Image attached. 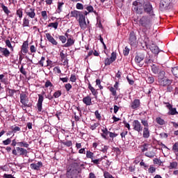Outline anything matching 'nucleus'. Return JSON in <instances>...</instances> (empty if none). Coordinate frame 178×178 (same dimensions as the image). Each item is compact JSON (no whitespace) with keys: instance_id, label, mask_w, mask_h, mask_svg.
Instances as JSON below:
<instances>
[{"instance_id":"nucleus-1","label":"nucleus","mask_w":178,"mask_h":178,"mask_svg":"<svg viewBox=\"0 0 178 178\" xmlns=\"http://www.w3.org/2000/svg\"><path fill=\"white\" fill-rule=\"evenodd\" d=\"M134 12H136L138 15H143V13H147L148 16L152 17L155 16V13L154 12V8L152 4L149 1L145 2V0H136L133 2Z\"/></svg>"},{"instance_id":"nucleus-2","label":"nucleus","mask_w":178,"mask_h":178,"mask_svg":"<svg viewBox=\"0 0 178 178\" xmlns=\"http://www.w3.org/2000/svg\"><path fill=\"white\" fill-rule=\"evenodd\" d=\"M81 170L79 163L73 162L67 168L66 177L67 178H77Z\"/></svg>"},{"instance_id":"nucleus-3","label":"nucleus","mask_w":178,"mask_h":178,"mask_svg":"<svg viewBox=\"0 0 178 178\" xmlns=\"http://www.w3.org/2000/svg\"><path fill=\"white\" fill-rule=\"evenodd\" d=\"M138 24L140 27L149 30L152 27V19L148 15H143L138 19Z\"/></svg>"},{"instance_id":"nucleus-4","label":"nucleus","mask_w":178,"mask_h":178,"mask_svg":"<svg viewBox=\"0 0 178 178\" xmlns=\"http://www.w3.org/2000/svg\"><path fill=\"white\" fill-rule=\"evenodd\" d=\"M29 150H30V148L24 149V147L18 146L13 150L12 154L15 155V156H27L29 155Z\"/></svg>"},{"instance_id":"nucleus-5","label":"nucleus","mask_w":178,"mask_h":178,"mask_svg":"<svg viewBox=\"0 0 178 178\" xmlns=\"http://www.w3.org/2000/svg\"><path fill=\"white\" fill-rule=\"evenodd\" d=\"M102 133L101 134V136L102 138H104V140H108L109 137L111 138H115V137H118V134L108 131V128L106 127H103V129H102ZM108 136H109V137H108Z\"/></svg>"},{"instance_id":"nucleus-6","label":"nucleus","mask_w":178,"mask_h":178,"mask_svg":"<svg viewBox=\"0 0 178 178\" xmlns=\"http://www.w3.org/2000/svg\"><path fill=\"white\" fill-rule=\"evenodd\" d=\"M44 95H45V92L42 91V95L39 94L38 103L36 104V106L38 108V112H42V102H44Z\"/></svg>"},{"instance_id":"nucleus-7","label":"nucleus","mask_w":178,"mask_h":178,"mask_svg":"<svg viewBox=\"0 0 178 178\" xmlns=\"http://www.w3.org/2000/svg\"><path fill=\"white\" fill-rule=\"evenodd\" d=\"M25 13L28 17H30L31 19H34L35 17V8L28 6L25 8Z\"/></svg>"},{"instance_id":"nucleus-8","label":"nucleus","mask_w":178,"mask_h":178,"mask_svg":"<svg viewBox=\"0 0 178 178\" xmlns=\"http://www.w3.org/2000/svg\"><path fill=\"white\" fill-rule=\"evenodd\" d=\"M19 98L20 102L24 105V106H26L27 108H31V106H33V104H27V102H29V97H27V95L25 93H21Z\"/></svg>"},{"instance_id":"nucleus-9","label":"nucleus","mask_w":178,"mask_h":178,"mask_svg":"<svg viewBox=\"0 0 178 178\" xmlns=\"http://www.w3.org/2000/svg\"><path fill=\"white\" fill-rule=\"evenodd\" d=\"M83 15L87 16V15H88V12H87V10L82 12L78 10H73L70 12V16L71 17H75V19H79Z\"/></svg>"},{"instance_id":"nucleus-10","label":"nucleus","mask_w":178,"mask_h":178,"mask_svg":"<svg viewBox=\"0 0 178 178\" xmlns=\"http://www.w3.org/2000/svg\"><path fill=\"white\" fill-rule=\"evenodd\" d=\"M132 127L134 131H137L138 133L143 131V125H141V122L138 120H135L132 122Z\"/></svg>"},{"instance_id":"nucleus-11","label":"nucleus","mask_w":178,"mask_h":178,"mask_svg":"<svg viewBox=\"0 0 178 178\" xmlns=\"http://www.w3.org/2000/svg\"><path fill=\"white\" fill-rule=\"evenodd\" d=\"M158 83H159V86H161V87H166L168 86H170V84H172V79H168V77L159 78Z\"/></svg>"},{"instance_id":"nucleus-12","label":"nucleus","mask_w":178,"mask_h":178,"mask_svg":"<svg viewBox=\"0 0 178 178\" xmlns=\"http://www.w3.org/2000/svg\"><path fill=\"white\" fill-rule=\"evenodd\" d=\"M117 56H116V52L113 51L111 53V56L110 58H106L104 60V65L105 66H111V63H113L115 60H116Z\"/></svg>"},{"instance_id":"nucleus-13","label":"nucleus","mask_w":178,"mask_h":178,"mask_svg":"<svg viewBox=\"0 0 178 178\" xmlns=\"http://www.w3.org/2000/svg\"><path fill=\"white\" fill-rule=\"evenodd\" d=\"M86 158H88V159H91V162L94 165H99L100 160H97V159H95L94 157V152H92L90 150H87L86 151Z\"/></svg>"},{"instance_id":"nucleus-14","label":"nucleus","mask_w":178,"mask_h":178,"mask_svg":"<svg viewBox=\"0 0 178 178\" xmlns=\"http://www.w3.org/2000/svg\"><path fill=\"white\" fill-rule=\"evenodd\" d=\"M11 145L12 147H16L17 145V147H24V148H29L30 147V145L27 142H17L16 139L12 140Z\"/></svg>"},{"instance_id":"nucleus-15","label":"nucleus","mask_w":178,"mask_h":178,"mask_svg":"<svg viewBox=\"0 0 178 178\" xmlns=\"http://www.w3.org/2000/svg\"><path fill=\"white\" fill-rule=\"evenodd\" d=\"M78 22L79 23V27L82 30H86L87 29V22H86V15H82L78 19Z\"/></svg>"},{"instance_id":"nucleus-16","label":"nucleus","mask_w":178,"mask_h":178,"mask_svg":"<svg viewBox=\"0 0 178 178\" xmlns=\"http://www.w3.org/2000/svg\"><path fill=\"white\" fill-rule=\"evenodd\" d=\"M129 41L131 47H133V45H136L137 43V36H136V33H134V31L130 32Z\"/></svg>"},{"instance_id":"nucleus-17","label":"nucleus","mask_w":178,"mask_h":178,"mask_svg":"<svg viewBox=\"0 0 178 178\" xmlns=\"http://www.w3.org/2000/svg\"><path fill=\"white\" fill-rule=\"evenodd\" d=\"M141 105V102H140V99H135L130 104V108L131 109H138Z\"/></svg>"},{"instance_id":"nucleus-18","label":"nucleus","mask_w":178,"mask_h":178,"mask_svg":"<svg viewBox=\"0 0 178 178\" xmlns=\"http://www.w3.org/2000/svg\"><path fill=\"white\" fill-rule=\"evenodd\" d=\"M0 54L5 58H9L10 56V51L8 48L0 47Z\"/></svg>"},{"instance_id":"nucleus-19","label":"nucleus","mask_w":178,"mask_h":178,"mask_svg":"<svg viewBox=\"0 0 178 178\" xmlns=\"http://www.w3.org/2000/svg\"><path fill=\"white\" fill-rule=\"evenodd\" d=\"M46 38L49 42L52 44V45H58V42H56V40L54 38V37L51 35V33H46Z\"/></svg>"},{"instance_id":"nucleus-20","label":"nucleus","mask_w":178,"mask_h":178,"mask_svg":"<svg viewBox=\"0 0 178 178\" xmlns=\"http://www.w3.org/2000/svg\"><path fill=\"white\" fill-rule=\"evenodd\" d=\"M21 52L22 54H28L29 53V41H24L21 47Z\"/></svg>"},{"instance_id":"nucleus-21","label":"nucleus","mask_w":178,"mask_h":178,"mask_svg":"<svg viewBox=\"0 0 178 178\" xmlns=\"http://www.w3.org/2000/svg\"><path fill=\"white\" fill-rule=\"evenodd\" d=\"M145 58V53H139L135 58V62L136 63H141Z\"/></svg>"},{"instance_id":"nucleus-22","label":"nucleus","mask_w":178,"mask_h":178,"mask_svg":"<svg viewBox=\"0 0 178 178\" xmlns=\"http://www.w3.org/2000/svg\"><path fill=\"white\" fill-rule=\"evenodd\" d=\"M82 101L86 106H90V105H92L91 97H90L89 95H87L86 97H83Z\"/></svg>"},{"instance_id":"nucleus-23","label":"nucleus","mask_w":178,"mask_h":178,"mask_svg":"<svg viewBox=\"0 0 178 178\" xmlns=\"http://www.w3.org/2000/svg\"><path fill=\"white\" fill-rule=\"evenodd\" d=\"M76 40L73 38H68L67 39V42L63 45L65 48H69L72 47V45H74V42Z\"/></svg>"},{"instance_id":"nucleus-24","label":"nucleus","mask_w":178,"mask_h":178,"mask_svg":"<svg viewBox=\"0 0 178 178\" xmlns=\"http://www.w3.org/2000/svg\"><path fill=\"white\" fill-rule=\"evenodd\" d=\"M31 169L33 170H40V168L42 167V162L38 161L37 163H31Z\"/></svg>"},{"instance_id":"nucleus-25","label":"nucleus","mask_w":178,"mask_h":178,"mask_svg":"<svg viewBox=\"0 0 178 178\" xmlns=\"http://www.w3.org/2000/svg\"><path fill=\"white\" fill-rule=\"evenodd\" d=\"M142 131H143V138H149V136H151V132L149 131V129L147 127H144Z\"/></svg>"},{"instance_id":"nucleus-26","label":"nucleus","mask_w":178,"mask_h":178,"mask_svg":"<svg viewBox=\"0 0 178 178\" xmlns=\"http://www.w3.org/2000/svg\"><path fill=\"white\" fill-rule=\"evenodd\" d=\"M88 89L92 92V95H94V97H97V95H98V92L97 90H95V88H94V87H92L90 83H88Z\"/></svg>"},{"instance_id":"nucleus-27","label":"nucleus","mask_w":178,"mask_h":178,"mask_svg":"<svg viewBox=\"0 0 178 178\" xmlns=\"http://www.w3.org/2000/svg\"><path fill=\"white\" fill-rule=\"evenodd\" d=\"M60 56L61 60H62V62H63L64 65H66L68 63L67 58H66V54H65L63 51H61L60 53Z\"/></svg>"},{"instance_id":"nucleus-28","label":"nucleus","mask_w":178,"mask_h":178,"mask_svg":"<svg viewBox=\"0 0 178 178\" xmlns=\"http://www.w3.org/2000/svg\"><path fill=\"white\" fill-rule=\"evenodd\" d=\"M108 90H109L110 92H111L113 97H116L118 95L117 89L113 86H108Z\"/></svg>"},{"instance_id":"nucleus-29","label":"nucleus","mask_w":178,"mask_h":178,"mask_svg":"<svg viewBox=\"0 0 178 178\" xmlns=\"http://www.w3.org/2000/svg\"><path fill=\"white\" fill-rule=\"evenodd\" d=\"M145 156L147 158H154L155 156V152L154 150L147 152L145 153Z\"/></svg>"},{"instance_id":"nucleus-30","label":"nucleus","mask_w":178,"mask_h":178,"mask_svg":"<svg viewBox=\"0 0 178 178\" xmlns=\"http://www.w3.org/2000/svg\"><path fill=\"white\" fill-rule=\"evenodd\" d=\"M156 122L157 124H160V126H163V124H165V120L162 119L161 117H157L156 118Z\"/></svg>"},{"instance_id":"nucleus-31","label":"nucleus","mask_w":178,"mask_h":178,"mask_svg":"<svg viewBox=\"0 0 178 178\" xmlns=\"http://www.w3.org/2000/svg\"><path fill=\"white\" fill-rule=\"evenodd\" d=\"M5 43H6V46H7L8 48H9L10 51L13 52L14 49H13V46H12V43H10V40L9 39H7L5 40Z\"/></svg>"},{"instance_id":"nucleus-32","label":"nucleus","mask_w":178,"mask_h":178,"mask_svg":"<svg viewBox=\"0 0 178 178\" xmlns=\"http://www.w3.org/2000/svg\"><path fill=\"white\" fill-rule=\"evenodd\" d=\"M30 26V20L27 19V17H24L23 19L22 27H29Z\"/></svg>"},{"instance_id":"nucleus-33","label":"nucleus","mask_w":178,"mask_h":178,"mask_svg":"<svg viewBox=\"0 0 178 178\" xmlns=\"http://www.w3.org/2000/svg\"><path fill=\"white\" fill-rule=\"evenodd\" d=\"M150 49L155 55H158V54H159V47H158V46H153Z\"/></svg>"},{"instance_id":"nucleus-34","label":"nucleus","mask_w":178,"mask_h":178,"mask_svg":"<svg viewBox=\"0 0 178 178\" xmlns=\"http://www.w3.org/2000/svg\"><path fill=\"white\" fill-rule=\"evenodd\" d=\"M152 72L154 73V74H158L159 73V67L155 65H153L152 66Z\"/></svg>"},{"instance_id":"nucleus-35","label":"nucleus","mask_w":178,"mask_h":178,"mask_svg":"<svg viewBox=\"0 0 178 178\" xmlns=\"http://www.w3.org/2000/svg\"><path fill=\"white\" fill-rule=\"evenodd\" d=\"M1 8L3 10L4 13H6V15H9V13H10V10H9L8 7H6V6H5V4L2 3L1 6Z\"/></svg>"},{"instance_id":"nucleus-36","label":"nucleus","mask_w":178,"mask_h":178,"mask_svg":"<svg viewBox=\"0 0 178 178\" xmlns=\"http://www.w3.org/2000/svg\"><path fill=\"white\" fill-rule=\"evenodd\" d=\"M11 130H12L13 133H17V131H22V129H20V127H19L16 125L12 126Z\"/></svg>"},{"instance_id":"nucleus-37","label":"nucleus","mask_w":178,"mask_h":178,"mask_svg":"<svg viewBox=\"0 0 178 178\" xmlns=\"http://www.w3.org/2000/svg\"><path fill=\"white\" fill-rule=\"evenodd\" d=\"M58 26H59V23L58 22H51L49 24L48 27H53V29H58Z\"/></svg>"},{"instance_id":"nucleus-38","label":"nucleus","mask_w":178,"mask_h":178,"mask_svg":"<svg viewBox=\"0 0 178 178\" xmlns=\"http://www.w3.org/2000/svg\"><path fill=\"white\" fill-rule=\"evenodd\" d=\"M146 81L148 83V84H152V83L155 81V78H154L152 76H148Z\"/></svg>"},{"instance_id":"nucleus-39","label":"nucleus","mask_w":178,"mask_h":178,"mask_svg":"<svg viewBox=\"0 0 178 178\" xmlns=\"http://www.w3.org/2000/svg\"><path fill=\"white\" fill-rule=\"evenodd\" d=\"M8 96L9 97H13V95H15V92H17L19 90H16L15 89L8 88Z\"/></svg>"},{"instance_id":"nucleus-40","label":"nucleus","mask_w":178,"mask_h":178,"mask_svg":"<svg viewBox=\"0 0 178 178\" xmlns=\"http://www.w3.org/2000/svg\"><path fill=\"white\" fill-rule=\"evenodd\" d=\"M172 73L173 76H175V77H177V79H178V67L172 68Z\"/></svg>"},{"instance_id":"nucleus-41","label":"nucleus","mask_w":178,"mask_h":178,"mask_svg":"<svg viewBox=\"0 0 178 178\" xmlns=\"http://www.w3.org/2000/svg\"><path fill=\"white\" fill-rule=\"evenodd\" d=\"M148 147H149V145L148 143H144L141 146L142 152H145V151H148Z\"/></svg>"},{"instance_id":"nucleus-42","label":"nucleus","mask_w":178,"mask_h":178,"mask_svg":"<svg viewBox=\"0 0 178 178\" xmlns=\"http://www.w3.org/2000/svg\"><path fill=\"white\" fill-rule=\"evenodd\" d=\"M169 169H176L177 168V162L173 161L170 163Z\"/></svg>"},{"instance_id":"nucleus-43","label":"nucleus","mask_w":178,"mask_h":178,"mask_svg":"<svg viewBox=\"0 0 178 178\" xmlns=\"http://www.w3.org/2000/svg\"><path fill=\"white\" fill-rule=\"evenodd\" d=\"M60 95H62V90H57L54 93L53 97L54 98H59Z\"/></svg>"},{"instance_id":"nucleus-44","label":"nucleus","mask_w":178,"mask_h":178,"mask_svg":"<svg viewBox=\"0 0 178 178\" xmlns=\"http://www.w3.org/2000/svg\"><path fill=\"white\" fill-rule=\"evenodd\" d=\"M129 53H130V49H129V47H125L124 49H123L124 56H127Z\"/></svg>"},{"instance_id":"nucleus-45","label":"nucleus","mask_w":178,"mask_h":178,"mask_svg":"<svg viewBox=\"0 0 178 178\" xmlns=\"http://www.w3.org/2000/svg\"><path fill=\"white\" fill-rule=\"evenodd\" d=\"M17 15L18 16V17L21 19L22 17H23V10L22 9H18L17 10Z\"/></svg>"},{"instance_id":"nucleus-46","label":"nucleus","mask_w":178,"mask_h":178,"mask_svg":"<svg viewBox=\"0 0 178 178\" xmlns=\"http://www.w3.org/2000/svg\"><path fill=\"white\" fill-rule=\"evenodd\" d=\"M41 16L44 20H47L48 15L47 14V11L44 10L41 12Z\"/></svg>"},{"instance_id":"nucleus-47","label":"nucleus","mask_w":178,"mask_h":178,"mask_svg":"<svg viewBox=\"0 0 178 178\" xmlns=\"http://www.w3.org/2000/svg\"><path fill=\"white\" fill-rule=\"evenodd\" d=\"M63 5H65V3H63V2L58 3V13H60V12H62V6H63Z\"/></svg>"},{"instance_id":"nucleus-48","label":"nucleus","mask_w":178,"mask_h":178,"mask_svg":"<svg viewBox=\"0 0 178 178\" xmlns=\"http://www.w3.org/2000/svg\"><path fill=\"white\" fill-rule=\"evenodd\" d=\"M49 87H54V84L51 83V81L47 80L45 82L44 88H48Z\"/></svg>"},{"instance_id":"nucleus-49","label":"nucleus","mask_w":178,"mask_h":178,"mask_svg":"<svg viewBox=\"0 0 178 178\" xmlns=\"http://www.w3.org/2000/svg\"><path fill=\"white\" fill-rule=\"evenodd\" d=\"M62 143L66 147H72L73 145V143L72 142V140H67L65 142H63Z\"/></svg>"},{"instance_id":"nucleus-50","label":"nucleus","mask_w":178,"mask_h":178,"mask_svg":"<svg viewBox=\"0 0 178 178\" xmlns=\"http://www.w3.org/2000/svg\"><path fill=\"white\" fill-rule=\"evenodd\" d=\"M153 162H154V165H159V166H161V165H162V163H163V162H162V161H161V159H154L153 160Z\"/></svg>"},{"instance_id":"nucleus-51","label":"nucleus","mask_w":178,"mask_h":178,"mask_svg":"<svg viewBox=\"0 0 178 178\" xmlns=\"http://www.w3.org/2000/svg\"><path fill=\"white\" fill-rule=\"evenodd\" d=\"M99 125V122H95V124L90 125V130H95V129H97V127H98Z\"/></svg>"},{"instance_id":"nucleus-52","label":"nucleus","mask_w":178,"mask_h":178,"mask_svg":"<svg viewBox=\"0 0 178 178\" xmlns=\"http://www.w3.org/2000/svg\"><path fill=\"white\" fill-rule=\"evenodd\" d=\"M58 38L63 44H65V42H66V41L67 40V39L66 38V36L65 35H59Z\"/></svg>"},{"instance_id":"nucleus-53","label":"nucleus","mask_w":178,"mask_h":178,"mask_svg":"<svg viewBox=\"0 0 178 178\" xmlns=\"http://www.w3.org/2000/svg\"><path fill=\"white\" fill-rule=\"evenodd\" d=\"M169 115H178L177 111H176V108H172L170 110Z\"/></svg>"},{"instance_id":"nucleus-54","label":"nucleus","mask_w":178,"mask_h":178,"mask_svg":"<svg viewBox=\"0 0 178 178\" xmlns=\"http://www.w3.org/2000/svg\"><path fill=\"white\" fill-rule=\"evenodd\" d=\"M96 86H98L99 90H104V86H101V79H96Z\"/></svg>"},{"instance_id":"nucleus-55","label":"nucleus","mask_w":178,"mask_h":178,"mask_svg":"<svg viewBox=\"0 0 178 178\" xmlns=\"http://www.w3.org/2000/svg\"><path fill=\"white\" fill-rule=\"evenodd\" d=\"M76 8L79 10H83V9H84V6L81 3H77Z\"/></svg>"},{"instance_id":"nucleus-56","label":"nucleus","mask_w":178,"mask_h":178,"mask_svg":"<svg viewBox=\"0 0 178 178\" xmlns=\"http://www.w3.org/2000/svg\"><path fill=\"white\" fill-rule=\"evenodd\" d=\"M44 62H45V57L42 56L40 60L38 62V64L41 66V67H44Z\"/></svg>"},{"instance_id":"nucleus-57","label":"nucleus","mask_w":178,"mask_h":178,"mask_svg":"<svg viewBox=\"0 0 178 178\" xmlns=\"http://www.w3.org/2000/svg\"><path fill=\"white\" fill-rule=\"evenodd\" d=\"M141 123L144 127L148 128L149 124H148V121L146 120H141Z\"/></svg>"},{"instance_id":"nucleus-58","label":"nucleus","mask_w":178,"mask_h":178,"mask_svg":"<svg viewBox=\"0 0 178 178\" xmlns=\"http://www.w3.org/2000/svg\"><path fill=\"white\" fill-rule=\"evenodd\" d=\"M10 143H12V139H10V138H8L6 140L3 141V145H9Z\"/></svg>"},{"instance_id":"nucleus-59","label":"nucleus","mask_w":178,"mask_h":178,"mask_svg":"<svg viewBox=\"0 0 178 178\" xmlns=\"http://www.w3.org/2000/svg\"><path fill=\"white\" fill-rule=\"evenodd\" d=\"M159 79H163L165 78L166 76H165V71L162 70L159 72Z\"/></svg>"},{"instance_id":"nucleus-60","label":"nucleus","mask_w":178,"mask_h":178,"mask_svg":"<svg viewBox=\"0 0 178 178\" xmlns=\"http://www.w3.org/2000/svg\"><path fill=\"white\" fill-rule=\"evenodd\" d=\"M70 80V81H72V83H76V80H77V77L76 76L75 74H71Z\"/></svg>"},{"instance_id":"nucleus-61","label":"nucleus","mask_w":178,"mask_h":178,"mask_svg":"<svg viewBox=\"0 0 178 178\" xmlns=\"http://www.w3.org/2000/svg\"><path fill=\"white\" fill-rule=\"evenodd\" d=\"M30 51H31V54H35L37 52V48H35V46H34V45H31Z\"/></svg>"},{"instance_id":"nucleus-62","label":"nucleus","mask_w":178,"mask_h":178,"mask_svg":"<svg viewBox=\"0 0 178 178\" xmlns=\"http://www.w3.org/2000/svg\"><path fill=\"white\" fill-rule=\"evenodd\" d=\"M172 151L178 152V142L175 143L172 146Z\"/></svg>"},{"instance_id":"nucleus-63","label":"nucleus","mask_w":178,"mask_h":178,"mask_svg":"<svg viewBox=\"0 0 178 178\" xmlns=\"http://www.w3.org/2000/svg\"><path fill=\"white\" fill-rule=\"evenodd\" d=\"M156 168H155V167L150 165L149 168L148 169V172L149 173H154V172H156Z\"/></svg>"},{"instance_id":"nucleus-64","label":"nucleus","mask_w":178,"mask_h":178,"mask_svg":"<svg viewBox=\"0 0 178 178\" xmlns=\"http://www.w3.org/2000/svg\"><path fill=\"white\" fill-rule=\"evenodd\" d=\"M65 88L66 91H70V90H72V84H70V83L65 84Z\"/></svg>"}]
</instances>
